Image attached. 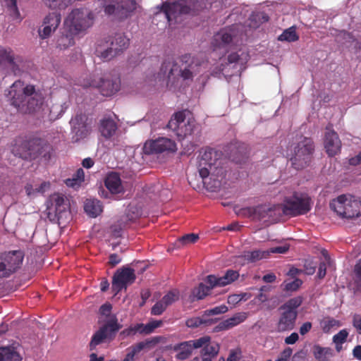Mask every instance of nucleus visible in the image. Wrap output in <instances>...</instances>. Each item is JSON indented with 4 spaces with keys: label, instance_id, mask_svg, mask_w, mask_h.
I'll use <instances>...</instances> for the list:
<instances>
[{
    "label": "nucleus",
    "instance_id": "1",
    "mask_svg": "<svg viewBox=\"0 0 361 361\" xmlns=\"http://www.w3.org/2000/svg\"><path fill=\"white\" fill-rule=\"evenodd\" d=\"M9 104L22 114H37L42 109L45 97L43 92L33 85H25L18 80L5 91Z\"/></svg>",
    "mask_w": 361,
    "mask_h": 361
},
{
    "label": "nucleus",
    "instance_id": "2",
    "mask_svg": "<svg viewBox=\"0 0 361 361\" xmlns=\"http://www.w3.org/2000/svg\"><path fill=\"white\" fill-rule=\"evenodd\" d=\"M180 62L183 68L179 66L173 59H166L162 63L160 72L155 80H162L167 79V85H174L180 77L183 80L192 81L194 76L199 72V64L195 62L190 54H185L180 57Z\"/></svg>",
    "mask_w": 361,
    "mask_h": 361
},
{
    "label": "nucleus",
    "instance_id": "3",
    "mask_svg": "<svg viewBox=\"0 0 361 361\" xmlns=\"http://www.w3.org/2000/svg\"><path fill=\"white\" fill-rule=\"evenodd\" d=\"M11 149L12 153L25 160H32L42 156L46 159L50 158L51 146L44 139L30 137L23 140L17 138Z\"/></svg>",
    "mask_w": 361,
    "mask_h": 361
},
{
    "label": "nucleus",
    "instance_id": "4",
    "mask_svg": "<svg viewBox=\"0 0 361 361\" xmlns=\"http://www.w3.org/2000/svg\"><path fill=\"white\" fill-rule=\"evenodd\" d=\"M223 153L213 148L207 147L200 152L198 172L202 182L209 176L218 177L223 174Z\"/></svg>",
    "mask_w": 361,
    "mask_h": 361
},
{
    "label": "nucleus",
    "instance_id": "5",
    "mask_svg": "<svg viewBox=\"0 0 361 361\" xmlns=\"http://www.w3.org/2000/svg\"><path fill=\"white\" fill-rule=\"evenodd\" d=\"M129 39L123 34L117 33L113 37L101 40L96 47L98 56L109 61L128 47Z\"/></svg>",
    "mask_w": 361,
    "mask_h": 361
},
{
    "label": "nucleus",
    "instance_id": "6",
    "mask_svg": "<svg viewBox=\"0 0 361 361\" xmlns=\"http://www.w3.org/2000/svg\"><path fill=\"white\" fill-rule=\"evenodd\" d=\"M312 199L304 193L294 192L286 197L283 204H279L281 214L290 216L304 215L312 209Z\"/></svg>",
    "mask_w": 361,
    "mask_h": 361
},
{
    "label": "nucleus",
    "instance_id": "7",
    "mask_svg": "<svg viewBox=\"0 0 361 361\" xmlns=\"http://www.w3.org/2000/svg\"><path fill=\"white\" fill-rule=\"evenodd\" d=\"M330 207L342 218L353 219L361 216V201L350 195H341L333 200Z\"/></svg>",
    "mask_w": 361,
    "mask_h": 361
},
{
    "label": "nucleus",
    "instance_id": "8",
    "mask_svg": "<svg viewBox=\"0 0 361 361\" xmlns=\"http://www.w3.org/2000/svg\"><path fill=\"white\" fill-rule=\"evenodd\" d=\"M121 328L122 325L118 322L117 317L116 315L111 316L92 335L89 343L90 350L94 351L98 345L112 341L115 338L117 332Z\"/></svg>",
    "mask_w": 361,
    "mask_h": 361
},
{
    "label": "nucleus",
    "instance_id": "9",
    "mask_svg": "<svg viewBox=\"0 0 361 361\" xmlns=\"http://www.w3.org/2000/svg\"><path fill=\"white\" fill-rule=\"evenodd\" d=\"M314 151V146L312 140L305 137H301V140L294 147L293 154L290 158L293 167L297 170H300L308 166Z\"/></svg>",
    "mask_w": 361,
    "mask_h": 361
},
{
    "label": "nucleus",
    "instance_id": "10",
    "mask_svg": "<svg viewBox=\"0 0 361 361\" xmlns=\"http://www.w3.org/2000/svg\"><path fill=\"white\" fill-rule=\"evenodd\" d=\"M94 21L92 13L85 8L73 9L67 16L64 24L71 31L79 33L90 27Z\"/></svg>",
    "mask_w": 361,
    "mask_h": 361
},
{
    "label": "nucleus",
    "instance_id": "11",
    "mask_svg": "<svg viewBox=\"0 0 361 361\" xmlns=\"http://www.w3.org/2000/svg\"><path fill=\"white\" fill-rule=\"evenodd\" d=\"M135 0H103L104 13L122 20L130 17L136 9Z\"/></svg>",
    "mask_w": 361,
    "mask_h": 361
},
{
    "label": "nucleus",
    "instance_id": "12",
    "mask_svg": "<svg viewBox=\"0 0 361 361\" xmlns=\"http://www.w3.org/2000/svg\"><path fill=\"white\" fill-rule=\"evenodd\" d=\"M24 254L20 250L0 253V279L8 278L20 269Z\"/></svg>",
    "mask_w": 361,
    "mask_h": 361
},
{
    "label": "nucleus",
    "instance_id": "13",
    "mask_svg": "<svg viewBox=\"0 0 361 361\" xmlns=\"http://www.w3.org/2000/svg\"><path fill=\"white\" fill-rule=\"evenodd\" d=\"M192 118H186L185 111H178L173 114L167 124V128L173 131L181 140L191 135L193 132L195 123Z\"/></svg>",
    "mask_w": 361,
    "mask_h": 361
},
{
    "label": "nucleus",
    "instance_id": "14",
    "mask_svg": "<svg viewBox=\"0 0 361 361\" xmlns=\"http://www.w3.org/2000/svg\"><path fill=\"white\" fill-rule=\"evenodd\" d=\"M48 217L51 218V215L54 214L59 224L61 220L66 218L69 215V202L68 200L62 194L54 193L50 195L47 201Z\"/></svg>",
    "mask_w": 361,
    "mask_h": 361
},
{
    "label": "nucleus",
    "instance_id": "15",
    "mask_svg": "<svg viewBox=\"0 0 361 361\" xmlns=\"http://www.w3.org/2000/svg\"><path fill=\"white\" fill-rule=\"evenodd\" d=\"M176 150L177 146L175 141L164 137L148 140L143 146V152L145 154L175 152Z\"/></svg>",
    "mask_w": 361,
    "mask_h": 361
},
{
    "label": "nucleus",
    "instance_id": "16",
    "mask_svg": "<svg viewBox=\"0 0 361 361\" xmlns=\"http://www.w3.org/2000/svg\"><path fill=\"white\" fill-rule=\"evenodd\" d=\"M161 11L163 12L168 23L171 24L173 20L177 22L181 15L190 14L192 9L183 1H165L161 6Z\"/></svg>",
    "mask_w": 361,
    "mask_h": 361
},
{
    "label": "nucleus",
    "instance_id": "17",
    "mask_svg": "<svg viewBox=\"0 0 361 361\" xmlns=\"http://www.w3.org/2000/svg\"><path fill=\"white\" fill-rule=\"evenodd\" d=\"M136 276L135 270L130 267H123L118 269L112 280V290L115 294L118 293L122 289H126L127 286L133 283Z\"/></svg>",
    "mask_w": 361,
    "mask_h": 361
},
{
    "label": "nucleus",
    "instance_id": "18",
    "mask_svg": "<svg viewBox=\"0 0 361 361\" xmlns=\"http://www.w3.org/2000/svg\"><path fill=\"white\" fill-rule=\"evenodd\" d=\"M207 341L208 338H200L174 345L173 350L177 353L176 359L181 361L188 359L192 355L193 349L200 348Z\"/></svg>",
    "mask_w": 361,
    "mask_h": 361
},
{
    "label": "nucleus",
    "instance_id": "19",
    "mask_svg": "<svg viewBox=\"0 0 361 361\" xmlns=\"http://www.w3.org/2000/svg\"><path fill=\"white\" fill-rule=\"evenodd\" d=\"M8 63L12 73L15 75H20L25 68V61L20 56H14L11 48H4L0 46V66Z\"/></svg>",
    "mask_w": 361,
    "mask_h": 361
},
{
    "label": "nucleus",
    "instance_id": "20",
    "mask_svg": "<svg viewBox=\"0 0 361 361\" xmlns=\"http://www.w3.org/2000/svg\"><path fill=\"white\" fill-rule=\"evenodd\" d=\"M61 20V14L58 12L49 13L42 22V26L38 29V34L41 39H47L56 31Z\"/></svg>",
    "mask_w": 361,
    "mask_h": 361
},
{
    "label": "nucleus",
    "instance_id": "21",
    "mask_svg": "<svg viewBox=\"0 0 361 361\" xmlns=\"http://www.w3.org/2000/svg\"><path fill=\"white\" fill-rule=\"evenodd\" d=\"M324 136V147L329 157H334L341 151V142L338 134L331 129V126L326 127Z\"/></svg>",
    "mask_w": 361,
    "mask_h": 361
},
{
    "label": "nucleus",
    "instance_id": "22",
    "mask_svg": "<svg viewBox=\"0 0 361 361\" xmlns=\"http://www.w3.org/2000/svg\"><path fill=\"white\" fill-rule=\"evenodd\" d=\"M239 276L238 271L228 269L222 276H216L212 274L207 276L204 282L212 284L213 286L224 287L236 281Z\"/></svg>",
    "mask_w": 361,
    "mask_h": 361
},
{
    "label": "nucleus",
    "instance_id": "23",
    "mask_svg": "<svg viewBox=\"0 0 361 361\" xmlns=\"http://www.w3.org/2000/svg\"><path fill=\"white\" fill-rule=\"evenodd\" d=\"M87 120L86 115L82 113L76 114L71 120L72 132L75 134L76 140L82 139L89 134L90 130L87 124Z\"/></svg>",
    "mask_w": 361,
    "mask_h": 361
},
{
    "label": "nucleus",
    "instance_id": "24",
    "mask_svg": "<svg viewBox=\"0 0 361 361\" xmlns=\"http://www.w3.org/2000/svg\"><path fill=\"white\" fill-rule=\"evenodd\" d=\"M298 312L282 310L276 324V331L279 333L292 331L295 326Z\"/></svg>",
    "mask_w": 361,
    "mask_h": 361
},
{
    "label": "nucleus",
    "instance_id": "25",
    "mask_svg": "<svg viewBox=\"0 0 361 361\" xmlns=\"http://www.w3.org/2000/svg\"><path fill=\"white\" fill-rule=\"evenodd\" d=\"M118 126L116 121L110 116L104 117L100 120L99 130L101 135L106 139L111 138L117 130Z\"/></svg>",
    "mask_w": 361,
    "mask_h": 361
},
{
    "label": "nucleus",
    "instance_id": "26",
    "mask_svg": "<svg viewBox=\"0 0 361 361\" xmlns=\"http://www.w3.org/2000/svg\"><path fill=\"white\" fill-rule=\"evenodd\" d=\"M255 213L261 219L269 218L275 220L281 216L279 204L272 207L267 205L257 206L255 209Z\"/></svg>",
    "mask_w": 361,
    "mask_h": 361
},
{
    "label": "nucleus",
    "instance_id": "27",
    "mask_svg": "<svg viewBox=\"0 0 361 361\" xmlns=\"http://www.w3.org/2000/svg\"><path fill=\"white\" fill-rule=\"evenodd\" d=\"M120 85L121 82L118 78L103 79L99 85V91L103 96L110 97L119 90Z\"/></svg>",
    "mask_w": 361,
    "mask_h": 361
},
{
    "label": "nucleus",
    "instance_id": "28",
    "mask_svg": "<svg viewBox=\"0 0 361 361\" xmlns=\"http://www.w3.org/2000/svg\"><path fill=\"white\" fill-rule=\"evenodd\" d=\"M247 318L245 312H238L226 320L221 322L216 327V331H224L233 328L243 322Z\"/></svg>",
    "mask_w": 361,
    "mask_h": 361
},
{
    "label": "nucleus",
    "instance_id": "29",
    "mask_svg": "<svg viewBox=\"0 0 361 361\" xmlns=\"http://www.w3.org/2000/svg\"><path fill=\"white\" fill-rule=\"evenodd\" d=\"M104 185L112 194H118L123 192L121 180L117 173L111 172L107 175Z\"/></svg>",
    "mask_w": 361,
    "mask_h": 361
},
{
    "label": "nucleus",
    "instance_id": "30",
    "mask_svg": "<svg viewBox=\"0 0 361 361\" xmlns=\"http://www.w3.org/2000/svg\"><path fill=\"white\" fill-rule=\"evenodd\" d=\"M233 39V35L230 28H224L214 35L212 44L216 49L228 45Z\"/></svg>",
    "mask_w": 361,
    "mask_h": 361
},
{
    "label": "nucleus",
    "instance_id": "31",
    "mask_svg": "<svg viewBox=\"0 0 361 361\" xmlns=\"http://www.w3.org/2000/svg\"><path fill=\"white\" fill-rule=\"evenodd\" d=\"M314 357L317 361H329L334 356V350L329 347H322L315 344L312 348Z\"/></svg>",
    "mask_w": 361,
    "mask_h": 361
},
{
    "label": "nucleus",
    "instance_id": "32",
    "mask_svg": "<svg viewBox=\"0 0 361 361\" xmlns=\"http://www.w3.org/2000/svg\"><path fill=\"white\" fill-rule=\"evenodd\" d=\"M202 338H208V341H207L204 345L201 347L200 350V356L209 357L212 361V359L214 358L219 352V345L217 343H211L210 340L211 338L209 336H205Z\"/></svg>",
    "mask_w": 361,
    "mask_h": 361
},
{
    "label": "nucleus",
    "instance_id": "33",
    "mask_svg": "<svg viewBox=\"0 0 361 361\" xmlns=\"http://www.w3.org/2000/svg\"><path fill=\"white\" fill-rule=\"evenodd\" d=\"M216 286H213L212 284H204V283H200L198 286L195 287L191 294V300H199L203 299L204 297L208 295L212 289L215 288Z\"/></svg>",
    "mask_w": 361,
    "mask_h": 361
},
{
    "label": "nucleus",
    "instance_id": "34",
    "mask_svg": "<svg viewBox=\"0 0 361 361\" xmlns=\"http://www.w3.org/2000/svg\"><path fill=\"white\" fill-rule=\"evenodd\" d=\"M102 204L97 200H87L85 203L84 209L91 217L95 218L102 212Z\"/></svg>",
    "mask_w": 361,
    "mask_h": 361
},
{
    "label": "nucleus",
    "instance_id": "35",
    "mask_svg": "<svg viewBox=\"0 0 361 361\" xmlns=\"http://www.w3.org/2000/svg\"><path fill=\"white\" fill-rule=\"evenodd\" d=\"M269 16L263 11H254L249 17V26L252 28H257L262 24L268 22Z\"/></svg>",
    "mask_w": 361,
    "mask_h": 361
},
{
    "label": "nucleus",
    "instance_id": "36",
    "mask_svg": "<svg viewBox=\"0 0 361 361\" xmlns=\"http://www.w3.org/2000/svg\"><path fill=\"white\" fill-rule=\"evenodd\" d=\"M68 108L66 102L59 103L56 102L52 104L49 108V119L50 121H55L59 118Z\"/></svg>",
    "mask_w": 361,
    "mask_h": 361
},
{
    "label": "nucleus",
    "instance_id": "37",
    "mask_svg": "<svg viewBox=\"0 0 361 361\" xmlns=\"http://www.w3.org/2000/svg\"><path fill=\"white\" fill-rule=\"evenodd\" d=\"M85 173L82 169H78L73 175V177L65 180V183L68 187L78 189L84 182Z\"/></svg>",
    "mask_w": 361,
    "mask_h": 361
},
{
    "label": "nucleus",
    "instance_id": "38",
    "mask_svg": "<svg viewBox=\"0 0 361 361\" xmlns=\"http://www.w3.org/2000/svg\"><path fill=\"white\" fill-rule=\"evenodd\" d=\"M245 260L248 262H255L262 259L268 257V252L266 250H256L253 251L245 252L243 255Z\"/></svg>",
    "mask_w": 361,
    "mask_h": 361
},
{
    "label": "nucleus",
    "instance_id": "39",
    "mask_svg": "<svg viewBox=\"0 0 361 361\" xmlns=\"http://www.w3.org/2000/svg\"><path fill=\"white\" fill-rule=\"evenodd\" d=\"M303 301L301 296H297L289 299L283 305L281 306L280 310L285 311H290L293 312H298L297 308L299 307Z\"/></svg>",
    "mask_w": 361,
    "mask_h": 361
},
{
    "label": "nucleus",
    "instance_id": "40",
    "mask_svg": "<svg viewBox=\"0 0 361 361\" xmlns=\"http://www.w3.org/2000/svg\"><path fill=\"white\" fill-rule=\"evenodd\" d=\"M77 34L78 33L71 32V28L68 27V33L66 35L63 34L60 37V38L58 39V45L63 49H66L68 47L73 46L75 43L73 35Z\"/></svg>",
    "mask_w": 361,
    "mask_h": 361
},
{
    "label": "nucleus",
    "instance_id": "41",
    "mask_svg": "<svg viewBox=\"0 0 361 361\" xmlns=\"http://www.w3.org/2000/svg\"><path fill=\"white\" fill-rule=\"evenodd\" d=\"M299 39L298 35L296 33L295 27H290L286 30H285L281 35H280L278 37L279 41H286L289 42H295Z\"/></svg>",
    "mask_w": 361,
    "mask_h": 361
},
{
    "label": "nucleus",
    "instance_id": "42",
    "mask_svg": "<svg viewBox=\"0 0 361 361\" xmlns=\"http://www.w3.org/2000/svg\"><path fill=\"white\" fill-rule=\"evenodd\" d=\"M2 3L7 8L11 16L15 19L20 18V11L17 6V0H2Z\"/></svg>",
    "mask_w": 361,
    "mask_h": 361
},
{
    "label": "nucleus",
    "instance_id": "43",
    "mask_svg": "<svg viewBox=\"0 0 361 361\" xmlns=\"http://www.w3.org/2000/svg\"><path fill=\"white\" fill-rule=\"evenodd\" d=\"M320 325L324 333H329L331 329L339 326L340 323L332 317H326L321 321Z\"/></svg>",
    "mask_w": 361,
    "mask_h": 361
},
{
    "label": "nucleus",
    "instance_id": "44",
    "mask_svg": "<svg viewBox=\"0 0 361 361\" xmlns=\"http://www.w3.org/2000/svg\"><path fill=\"white\" fill-rule=\"evenodd\" d=\"M204 317L202 316V317H192L188 319L186 321V325L190 328H197L202 324H211L214 322L212 319H207Z\"/></svg>",
    "mask_w": 361,
    "mask_h": 361
},
{
    "label": "nucleus",
    "instance_id": "45",
    "mask_svg": "<svg viewBox=\"0 0 361 361\" xmlns=\"http://www.w3.org/2000/svg\"><path fill=\"white\" fill-rule=\"evenodd\" d=\"M162 324L161 321L153 320L147 324H140L141 326V334H149L154 331V330L159 327Z\"/></svg>",
    "mask_w": 361,
    "mask_h": 361
},
{
    "label": "nucleus",
    "instance_id": "46",
    "mask_svg": "<svg viewBox=\"0 0 361 361\" xmlns=\"http://www.w3.org/2000/svg\"><path fill=\"white\" fill-rule=\"evenodd\" d=\"M179 292L177 290H172L168 292L161 300L169 307L179 300Z\"/></svg>",
    "mask_w": 361,
    "mask_h": 361
},
{
    "label": "nucleus",
    "instance_id": "47",
    "mask_svg": "<svg viewBox=\"0 0 361 361\" xmlns=\"http://www.w3.org/2000/svg\"><path fill=\"white\" fill-rule=\"evenodd\" d=\"M4 361H22L18 353L9 348H5Z\"/></svg>",
    "mask_w": 361,
    "mask_h": 361
},
{
    "label": "nucleus",
    "instance_id": "48",
    "mask_svg": "<svg viewBox=\"0 0 361 361\" xmlns=\"http://www.w3.org/2000/svg\"><path fill=\"white\" fill-rule=\"evenodd\" d=\"M302 284V281L299 279H295L290 282H284L283 290L286 291H295Z\"/></svg>",
    "mask_w": 361,
    "mask_h": 361
},
{
    "label": "nucleus",
    "instance_id": "49",
    "mask_svg": "<svg viewBox=\"0 0 361 361\" xmlns=\"http://www.w3.org/2000/svg\"><path fill=\"white\" fill-rule=\"evenodd\" d=\"M227 311H228V307L226 305H222L217 306V307H215L209 309V310H207L206 311H204L203 317L217 315V314L225 313Z\"/></svg>",
    "mask_w": 361,
    "mask_h": 361
},
{
    "label": "nucleus",
    "instance_id": "50",
    "mask_svg": "<svg viewBox=\"0 0 361 361\" xmlns=\"http://www.w3.org/2000/svg\"><path fill=\"white\" fill-rule=\"evenodd\" d=\"M167 308V306L161 300L157 302L151 309V314L161 315Z\"/></svg>",
    "mask_w": 361,
    "mask_h": 361
},
{
    "label": "nucleus",
    "instance_id": "51",
    "mask_svg": "<svg viewBox=\"0 0 361 361\" xmlns=\"http://www.w3.org/2000/svg\"><path fill=\"white\" fill-rule=\"evenodd\" d=\"M140 324H137L134 326H130L129 328L125 329L120 333V336H123V338L130 336L135 335L136 333H140L141 334V329Z\"/></svg>",
    "mask_w": 361,
    "mask_h": 361
},
{
    "label": "nucleus",
    "instance_id": "52",
    "mask_svg": "<svg viewBox=\"0 0 361 361\" xmlns=\"http://www.w3.org/2000/svg\"><path fill=\"white\" fill-rule=\"evenodd\" d=\"M348 336V333L346 330H341L338 334L334 336L333 341L336 345H342L346 341Z\"/></svg>",
    "mask_w": 361,
    "mask_h": 361
},
{
    "label": "nucleus",
    "instance_id": "53",
    "mask_svg": "<svg viewBox=\"0 0 361 361\" xmlns=\"http://www.w3.org/2000/svg\"><path fill=\"white\" fill-rule=\"evenodd\" d=\"M199 239V236L195 233H189L182 236L179 241L183 245H188L191 243H195Z\"/></svg>",
    "mask_w": 361,
    "mask_h": 361
},
{
    "label": "nucleus",
    "instance_id": "54",
    "mask_svg": "<svg viewBox=\"0 0 361 361\" xmlns=\"http://www.w3.org/2000/svg\"><path fill=\"white\" fill-rule=\"evenodd\" d=\"M355 283L361 288V258L357 262L354 267Z\"/></svg>",
    "mask_w": 361,
    "mask_h": 361
},
{
    "label": "nucleus",
    "instance_id": "55",
    "mask_svg": "<svg viewBox=\"0 0 361 361\" xmlns=\"http://www.w3.org/2000/svg\"><path fill=\"white\" fill-rule=\"evenodd\" d=\"M112 310V305L109 302L103 304L99 308V313L101 315L108 317L109 319L111 317V312ZM114 314H112L113 316Z\"/></svg>",
    "mask_w": 361,
    "mask_h": 361
},
{
    "label": "nucleus",
    "instance_id": "56",
    "mask_svg": "<svg viewBox=\"0 0 361 361\" xmlns=\"http://www.w3.org/2000/svg\"><path fill=\"white\" fill-rule=\"evenodd\" d=\"M45 4L50 8L55 9L56 8H61L66 6L63 4V0H44Z\"/></svg>",
    "mask_w": 361,
    "mask_h": 361
},
{
    "label": "nucleus",
    "instance_id": "57",
    "mask_svg": "<svg viewBox=\"0 0 361 361\" xmlns=\"http://www.w3.org/2000/svg\"><path fill=\"white\" fill-rule=\"evenodd\" d=\"M292 353L293 350L290 347L286 348L275 361H289Z\"/></svg>",
    "mask_w": 361,
    "mask_h": 361
},
{
    "label": "nucleus",
    "instance_id": "58",
    "mask_svg": "<svg viewBox=\"0 0 361 361\" xmlns=\"http://www.w3.org/2000/svg\"><path fill=\"white\" fill-rule=\"evenodd\" d=\"M289 249V246L288 245H282V246H276L274 247H271L270 249L267 250L268 252V257L271 253H279L283 254L286 253Z\"/></svg>",
    "mask_w": 361,
    "mask_h": 361
},
{
    "label": "nucleus",
    "instance_id": "59",
    "mask_svg": "<svg viewBox=\"0 0 361 361\" xmlns=\"http://www.w3.org/2000/svg\"><path fill=\"white\" fill-rule=\"evenodd\" d=\"M149 341H142L136 343L130 348V350L135 353V355L139 353L141 350L145 348L147 346L149 345Z\"/></svg>",
    "mask_w": 361,
    "mask_h": 361
},
{
    "label": "nucleus",
    "instance_id": "60",
    "mask_svg": "<svg viewBox=\"0 0 361 361\" xmlns=\"http://www.w3.org/2000/svg\"><path fill=\"white\" fill-rule=\"evenodd\" d=\"M149 341H142L136 343L130 348V350L135 353V355L139 353L141 350L145 348L147 346L149 345Z\"/></svg>",
    "mask_w": 361,
    "mask_h": 361
},
{
    "label": "nucleus",
    "instance_id": "61",
    "mask_svg": "<svg viewBox=\"0 0 361 361\" xmlns=\"http://www.w3.org/2000/svg\"><path fill=\"white\" fill-rule=\"evenodd\" d=\"M298 334L296 332H293L290 336L285 338L284 341L287 345H293L298 341Z\"/></svg>",
    "mask_w": 361,
    "mask_h": 361
},
{
    "label": "nucleus",
    "instance_id": "62",
    "mask_svg": "<svg viewBox=\"0 0 361 361\" xmlns=\"http://www.w3.org/2000/svg\"><path fill=\"white\" fill-rule=\"evenodd\" d=\"M353 325L355 328L357 332L361 334V316L355 314L353 319Z\"/></svg>",
    "mask_w": 361,
    "mask_h": 361
},
{
    "label": "nucleus",
    "instance_id": "63",
    "mask_svg": "<svg viewBox=\"0 0 361 361\" xmlns=\"http://www.w3.org/2000/svg\"><path fill=\"white\" fill-rule=\"evenodd\" d=\"M312 327V324L310 322L303 323L299 329L300 335L305 336L311 330Z\"/></svg>",
    "mask_w": 361,
    "mask_h": 361
},
{
    "label": "nucleus",
    "instance_id": "64",
    "mask_svg": "<svg viewBox=\"0 0 361 361\" xmlns=\"http://www.w3.org/2000/svg\"><path fill=\"white\" fill-rule=\"evenodd\" d=\"M306 356L307 352L304 350H300L293 355L292 361H304Z\"/></svg>",
    "mask_w": 361,
    "mask_h": 361
}]
</instances>
